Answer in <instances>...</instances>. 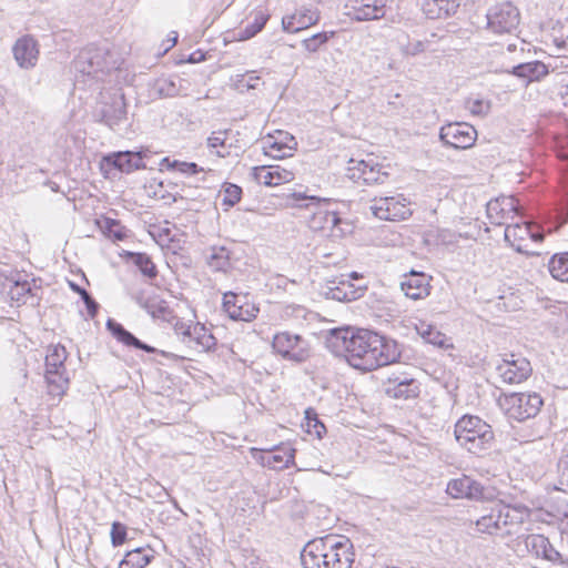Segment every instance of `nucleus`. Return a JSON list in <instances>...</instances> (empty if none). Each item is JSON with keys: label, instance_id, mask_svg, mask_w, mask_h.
<instances>
[{"label": "nucleus", "instance_id": "28", "mask_svg": "<svg viewBox=\"0 0 568 568\" xmlns=\"http://www.w3.org/2000/svg\"><path fill=\"white\" fill-rule=\"evenodd\" d=\"M106 160L115 169L125 173H130L144 166L140 153L131 151L113 153L109 155Z\"/></svg>", "mask_w": 568, "mask_h": 568}, {"label": "nucleus", "instance_id": "61", "mask_svg": "<svg viewBox=\"0 0 568 568\" xmlns=\"http://www.w3.org/2000/svg\"><path fill=\"white\" fill-rule=\"evenodd\" d=\"M528 239L539 243L544 240V233L539 230H535L534 225L531 224V234H529Z\"/></svg>", "mask_w": 568, "mask_h": 568}, {"label": "nucleus", "instance_id": "33", "mask_svg": "<svg viewBox=\"0 0 568 568\" xmlns=\"http://www.w3.org/2000/svg\"><path fill=\"white\" fill-rule=\"evenodd\" d=\"M179 88L174 80L161 77L149 83V97L151 99H163L176 95Z\"/></svg>", "mask_w": 568, "mask_h": 568}, {"label": "nucleus", "instance_id": "47", "mask_svg": "<svg viewBox=\"0 0 568 568\" xmlns=\"http://www.w3.org/2000/svg\"><path fill=\"white\" fill-rule=\"evenodd\" d=\"M31 292V285L28 281H21L20 278L11 281L10 288L8 291L11 300L20 302L23 297Z\"/></svg>", "mask_w": 568, "mask_h": 568}, {"label": "nucleus", "instance_id": "36", "mask_svg": "<svg viewBox=\"0 0 568 568\" xmlns=\"http://www.w3.org/2000/svg\"><path fill=\"white\" fill-rule=\"evenodd\" d=\"M45 381L48 383L49 393L53 396L63 395L69 385L65 368L45 369Z\"/></svg>", "mask_w": 568, "mask_h": 568}, {"label": "nucleus", "instance_id": "7", "mask_svg": "<svg viewBox=\"0 0 568 568\" xmlns=\"http://www.w3.org/2000/svg\"><path fill=\"white\" fill-rule=\"evenodd\" d=\"M296 146L297 142L295 138L291 133L282 130L268 133L253 144L255 153L261 152L273 159L291 156L293 151L296 150Z\"/></svg>", "mask_w": 568, "mask_h": 568}, {"label": "nucleus", "instance_id": "30", "mask_svg": "<svg viewBox=\"0 0 568 568\" xmlns=\"http://www.w3.org/2000/svg\"><path fill=\"white\" fill-rule=\"evenodd\" d=\"M396 42L400 54L405 58L416 57L425 52L428 48V41L412 38L406 32L397 34Z\"/></svg>", "mask_w": 568, "mask_h": 568}, {"label": "nucleus", "instance_id": "16", "mask_svg": "<svg viewBox=\"0 0 568 568\" xmlns=\"http://www.w3.org/2000/svg\"><path fill=\"white\" fill-rule=\"evenodd\" d=\"M446 491L453 498H468L474 500H486L493 496L488 488L468 476L450 479L447 484Z\"/></svg>", "mask_w": 568, "mask_h": 568}, {"label": "nucleus", "instance_id": "41", "mask_svg": "<svg viewBox=\"0 0 568 568\" xmlns=\"http://www.w3.org/2000/svg\"><path fill=\"white\" fill-rule=\"evenodd\" d=\"M336 36V31H323L302 40L301 44L310 53L317 52L322 45Z\"/></svg>", "mask_w": 568, "mask_h": 568}, {"label": "nucleus", "instance_id": "59", "mask_svg": "<svg viewBox=\"0 0 568 568\" xmlns=\"http://www.w3.org/2000/svg\"><path fill=\"white\" fill-rule=\"evenodd\" d=\"M192 324L184 323L182 321H176L174 324V332L178 336L182 337V341L185 339L186 335H190Z\"/></svg>", "mask_w": 568, "mask_h": 568}, {"label": "nucleus", "instance_id": "24", "mask_svg": "<svg viewBox=\"0 0 568 568\" xmlns=\"http://www.w3.org/2000/svg\"><path fill=\"white\" fill-rule=\"evenodd\" d=\"M529 234H531V223L529 222L507 224L505 229V241L517 252L528 254L523 243L528 240Z\"/></svg>", "mask_w": 568, "mask_h": 568}, {"label": "nucleus", "instance_id": "18", "mask_svg": "<svg viewBox=\"0 0 568 568\" xmlns=\"http://www.w3.org/2000/svg\"><path fill=\"white\" fill-rule=\"evenodd\" d=\"M497 506V518L500 520L501 534L510 535L514 532V528L524 524L530 516V511L526 506L523 505H505L496 504Z\"/></svg>", "mask_w": 568, "mask_h": 568}, {"label": "nucleus", "instance_id": "53", "mask_svg": "<svg viewBox=\"0 0 568 568\" xmlns=\"http://www.w3.org/2000/svg\"><path fill=\"white\" fill-rule=\"evenodd\" d=\"M126 539V527L119 523L114 521L111 527V541L113 546H120L124 544Z\"/></svg>", "mask_w": 568, "mask_h": 568}, {"label": "nucleus", "instance_id": "3", "mask_svg": "<svg viewBox=\"0 0 568 568\" xmlns=\"http://www.w3.org/2000/svg\"><path fill=\"white\" fill-rule=\"evenodd\" d=\"M287 197H292L298 206L315 207L308 219L311 230L326 232L327 235L334 237H341L352 232V225L347 221H344L335 211L324 207L328 204L327 199L306 195L304 192H293L287 194Z\"/></svg>", "mask_w": 568, "mask_h": 568}, {"label": "nucleus", "instance_id": "20", "mask_svg": "<svg viewBox=\"0 0 568 568\" xmlns=\"http://www.w3.org/2000/svg\"><path fill=\"white\" fill-rule=\"evenodd\" d=\"M320 19L321 13L316 8L301 7L282 18V27L284 31L295 33L316 24Z\"/></svg>", "mask_w": 568, "mask_h": 568}, {"label": "nucleus", "instance_id": "58", "mask_svg": "<svg viewBox=\"0 0 568 568\" xmlns=\"http://www.w3.org/2000/svg\"><path fill=\"white\" fill-rule=\"evenodd\" d=\"M81 298L85 304L88 313L91 317H94L99 310V304L93 300V297L89 294L88 291L81 292Z\"/></svg>", "mask_w": 568, "mask_h": 568}, {"label": "nucleus", "instance_id": "64", "mask_svg": "<svg viewBox=\"0 0 568 568\" xmlns=\"http://www.w3.org/2000/svg\"><path fill=\"white\" fill-rule=\"evenodd\" d=\"M558 217L560 220V225L565 224L568 222V209H561L560 212L558 213Z\"/></svg>", "mask_w": 568, "mask_h": 568}, {"label": "nucleus", "instance_id": "6", "mask_svg": "<svg viewBox=\"0 0 568 568\" xmlns=\"http://www.w3.org/2000/svg\"><path fill=\"white\" fill-rule=\"evenodd\" d=\"M544 404L538 393H511L505 396L506 412L510 419L524 422L534 418Z\"/></svg>", "mask_w": 568, "mask_h": 568}, {"label": "nucleus", "instance_id": "50", "mask_svg": "<svg viewBox=\"0 0 568 568\" xmlns=\"http://www.w3.org/2000/svg\"><path fill=\"white\" fill-rule=\"evenodd\" d=\"M241 194L242 189L240 186L229 183L224 189L223 203L233 206L240 201Z\"/></svg>", "mask_w": 568, "mask_h": 568}, {"label": "nucleus", "instance_id": "12", "mask_svg": "<svg viewBox=\"0 0 568 568\" xmlns=\"http://www.w3.org/2000/svg\"><path fill=\"white\" fill-rule=\"evenodd\" d=\"M388 173L383 165L369 160H354L348 162L347 178L355 183L364 185L384 184L388 180Z\"/></svg>", "mask_w": 568, "mask_h": 568}, {"label": "nucleus", "instance_id": "22", "mask_svg": "<svg viewBox=\"0 0 568 568\" xmlns=\"http://www.w3.org/2000/svg\"><path fill=\"white\" fill-rule=\"evenodd\" d=\"M12 50L17 63L21 68L29 69L36 65L39 49L37 41L32 37L24 36L18 39Z\"/></svg>", "mask_w": 568, "mask_h": 568}, {"label": "nucleus", "instance_id": "40", "mask_svg": "<svg viewBox=\"0 0 568 568\" xmlns=\"http://www.w3.org/2000/svg\"><path fill=\"white\" fill-rule=\"evenodd\" d=\"M161 168L169 171H178L185 175H195L203 171V168L199 166L194 162H183L179 160H171L170 158H164L161 161Z\"/></svg>", "mask_w": 568, "mask_h": 568}, {"label": "nucleus", "instance_id": "62", "mask_svg": "<svg viewBox=\"0 0 568 568\" xmlns=\"http://www.w3.org/2000/svg\"><path fill=\"white\" fill-rule=\"evenodd\" d=\"M560 148L561 150L559 151V156L562 159H568V136L561 141Z\"/></svg>", "mask_w": 568, "mask_h": 568}, {"label": "nucleus", "instance_id": "31", "mask_svg": "<svg viewBox=\"0 0 568 568\" xmlns=\"http://www.w3.org/2000/svg\"><path fill=\"white\" fill-rule=\"evenodd\" d=\"M232 132L231 131H217L213 132L207 138V146L213 153L220 158H225L232 154Z\"/></svg>", "mask_w": 568, "mask_h": 568}, {"label": "nucleus", "instance_id": "46", "mask_svg": "<svg viewBox=\"0 0 568 568\" xmlns=\"http://www.w3.org/2000/svg\"><path fill=\"white\" fill-rule=\"evenodd\" d=\"M251 178L258 185L273 186V165L253 168V171L251 172Z\"/></svg>", "mask_w": 568, "mask_h": 568}, {"label": "nucleus", "instance_id": "2", "mask_svg": "<svg viewBox=\"0 0 568 568\" xmlns=\"http://www.w3.org/2000/svg\"><path fill=\"white\" fill-rule=\"evenodd\" d=\"M304 568H352L355 561L352 541L341 535L310 540L301 551Z\"/></svg>", "mask_w": 568, "mask_h": 568}, {"label": "nucleus", "instance_id": "26", "mask_svg": "<svg viewBox=\"0 0 568 568\" xmlns=\"http://www.w3.org/2000/svg\"><path fill=\"white\" fill-rule=\"evenodd\" d=\"M246 295L229 292L223 297V308L229 317L234 321H248V308L246 305Z\"/></svg>", "mask_w": 568, "mask_h": 568}, {"label": "nucleus", "instance_id": "34", "mask_svg": "<svg viewBox=\"0 0 568 568\" xmlns=\"http://www.w3.org/2000/svg\"><path fill=\"white\" fill-rule=\"evenodd\" d=\"M125 257L149 280L158 276V268L152 258L143 252H126Z\"/></svg>", "mask_w": 568, "mask_h": 568}, {"label": "nucleus", "instance_id": "19", "mask_svg": "<svg viewBox=\"0 0 568 568\" xmlns=\"http://www.w3.org/2000/svg\"><path fill=\"white\" fill-rule=\"evenodd\" d=\"M430 280L432 277L424 272L412 270L408 274L403 276L400 282V290L405 296L417 301L427 297L430 294Z\"/></svg>", "mask_w": 568, "mask_h": 568}, {"label": "nucleus", "instance_id": "27", "mask_svg": "<svg viewBox=\"0 0 568 568\" xmlns=\"http://www.w3.org/2000/svg\"><path fill=\"white\" fill-rule=\"evenodd\" d=\"M106 327L119 342L125 344L126 346H132L138 349H142L146 353H155L156 352V349L154 347L140 341L131 332L125 329L122 324L116 323L113 320H109L106 322Z\"/></svg>", "mask_w": 568, "mask_h": 568}, {"label": "nucleus", "instance_id": "54", "mask_svg": "<svg viewBox=\"0 0 568 568\" xmlns=\"http://www.w3.org/2000/svg\"><path fill=\"white\" fill-rule=\"evenodd\" d=\"M293 460H294V454H293V450L290 449L285 454V458L277 454H268L267 464L273 465V467L287 468L290 466V464L293 463Z\"/></svg>", "mask_w": 568, "mask_h": 568}, {"label": "nucleus", "instance_id": "38", "mask_svg": "<svg viewBox=\"0 0 568 568\" xmlns=\"http://www.w3.org/2000/svg\"><path fill=\"white\" fill-rule=\"evenodd\" d=\"M500 519L497 518V506L491 507L490 511L476 520L477 530L483 534H501Z\"/></svg>", "mask_w": 568, "mask_h": 568}, {"label": "nucleus", "instance_id": "13", "mask_svg": "<svg viewBox=\"0 0 568 568\" xmlns=\"http://www.w3.org/2000/svg\"><path fill=\"white\" fill-rule=\"evenodd\" d=\"M386 13L387 0H347L344 4V14L356 22L381 20Z\"/></svg>", "mask_w": 568, "mask_h": 568}, {"label": "nucleus", "instance_id": "29", "mask_svg": "<svg viewBox=\"0 0 568 568\" xmlns=\"http://www.w3.org/2000/svg\"><path fill=\"white\" fill-rule=\"evenodd\" d=\"M206 265L214 272L226 271L230 266V252L225 246L212 245L203 250Z\"/></svg>", "mask_w": 568, "mask_h": 568}, {"label": "nucleus", "instance_id": "1", "mask_svg": "<svg viewBox=\"0 0 568 568\" xmlns=\"http://www.w3.org/2000/svg\"><path fill=\"white\" fill-rule=\"evenodd\" d=\"M325 344L333 354L344 356L352 367L363 372L397 363L402 356V346L395 339L367 329L334 328Z\"/></svg>", "mask_w": 568, "mask_h": 568}, {"label": "nucleus", "instance_id": "8", "mask_svg": "<svg viewBox=\"0 0 568 568\" xmlns=\"http://www.w3.org/2000/svg\"><path fill=\"white\" fill-rule=\"evenodd\" d=\"M126 103L124 95L115 93L109 101H101L95 108L97 120L113 131H120L128 121Z\"/></svg>", "mask_w": 568, "mask_h": 568}, {"label": "nucleus", "instance_id": "15", "mask_svg": "<svg viewBox=\"0 0 568 568\" xmlns=\"http://www.w3.org/2000/svg\"><path fill=\"white\" fill-rule=\"evenodd\" d=\"M442 142L454 149L471 148L477 139L476 129L466 122H453L440 128Z\"/></svg>", "mask_w": 568, "mask_h": 568}, {"label": "nucleus", "instance_id": "23", "mask_svg": "<svg viewBox=\"0 0 568 568\" xmlns=\"http://www.w3.org/2000/svg\"><path fill=\"white\" fill-rule=\"evenodd\" d=\"M132 300L154 318L165 317L170 313L168 303L156 294L139 291L132 294Z\"/></svg>", "mask_w": 568, "mask_h": 568}, {"label": "nucleus", "instance_id": "5", "mask_svg": "<svg viewBox=\"0 0 568 568\" xmlns=\"http://www.w3.org/2000/svg\"><path fill=\"white\" fill-rule=\"evenodd\" d=\"M116 68L118 61L104 47H87L74 60V70L78 73L95 80H101L104 73Z\"/></svg>", "mask_w": 568, "mask_h": 568}, {"label": "nucleus", "instance_id": "21", "mask_svg": "<svg viewBox=\"0 0 568 568\" xmlns=\"http://www.w3.org/2000/svg\"><path fill=\"white\" fill-rule=\"evenodd\" d=\"M419 384L414 378H388L385 384V394L394 399L408 400L419 395Z\"/></svg>", "mask_w": 568, "mask_h": 568}, {"label": "nucleus", "instance_id": "17", "mask_svg": "<svg viewBox=\"0 0 568 568\" xmlns=\"http://www.w3.org/2000/svg\"><path fill=\"white\" fill-rule=\"evenodd\" d=\"M322 294L329 300L352 302L363 296L364 288L355 286L347 276L342 275L338 278L327 281L322 287Z\"/></svg>", "mask_w": 568, "mask_h": 568}, {"label": "nucleus", "instance_id": "9", "mask_svg": "<svg viewBox=\"0 0 568 568\" xmlns=\"http://www.w3.org/2000/svg\"><path fill=\"white\" fill-rule=\"evenodd\" d=\"M272 347L284 359L295 363H302L310 356L307 341L301 335L290 332H282L274 335Z\"/></svg>", "mask_w": 568, "mask_h": 568}, {"label": "nucleus", "instance_id": "35", "mask_svg": "<svg viewBox=\"0 0 568 568\" xmlns=\"http://www.w3.org/2000/svg\"><path fill=\"white\" fill-rule=\"evenodd\" d=\"M152 549L135 548L125 554L119 568H144L153 558Z\"/></svg>", "mask_w": 568, "mask_h": 568}, {"label": "nucleus", "instance_id": "37", "mask_svg": "<svg viewBox=\"0 0 568 568\" xmlns=\"http://www.w3.org/2000/svg\"><path fill=\"white\" fill-rule=\"evenodd\" d=\"M548 270L555 280L568 282V252L552 255L548 262Z\"/></svg>", "mask_w": 568, "mask_h": 568}, {"label": "nucleus", "instance_id": "32", "mask_svg": "<svg viewBox=\"0 0 568 568\" xmlns=\"http://www.w3.org/2000/svg\"><path fill=\"white\" fill-rule=\"evenodd\" d=\"M548 73L546 64L540 61L520 63L513 68L511 74L527 80V82L537 81Z\"/></svg>", "mask_w": 568, "mask_h": 568}, {"label": "nucleus", "instance_id": "44", "mask_svg": "<svg viewBox=\"0 0 568 568\" xmlns=\"http://www.w3.org/2000/svg\"><path fill=\"white\" fill-rule=\"evenodd\" d=\"M487 217L491 224L503 225L506 224L507 220L510 219L503 207L498 203V201L490 200L486 206Z\"/></svg>", "mask_w": 568, "mask_h": 568}, {"label": "nucleus", "instance_id": "55", "mask_svg": "<svg viewBox=\"0 0 568 568\" xmlns=\"http://www.w3.org/2000/svg\"><path fill=\"white\" fill-rule=\"evenodd\" d=\"M105 231L110 237L122 241L125 237V232L120 225V222L112 219H105Z\"/></svg>", "mask_w": 568, "mask_h": 568}, {"label": "nucleus", "instance_id": "45", "mask_svg": "<svg viewBox=\"0 0 568 568\" xmlns=\"http://www.w3.org/2000/svg\"><path fill=\"white\" fill-rule=\"evenodd\" d=\"M548 538L539 534L529 535L525 539L527 549L536 557H540L541 552L546 550Z\"/></svg>", "mask_w": 568, "mask_h": 568}, {"label": "nucleus", "instance_id": "11", "mask_svg": "<svg viewBox=\"0 0 568 568\" xmlns=\"http://www.w3.org/2000/svg\"><path fill=\"white\" fill-rule=\"evenodd\" d=\"M487 28L496 34L511 33L520 21L519 10L510 2L491 7L487 14Z\"/></svg>", "mask_w": 568, "mask_h": 568}, {"label": "nucleus", "instance_id": "63", "mask_svg": "<svg viewBox=\"0 0 568 568\" xmlns=\"http://www.w3.org/2000/svg\"><path fill=\"white\" fill-rule=\"evenodd\" d=\"M204 60V54L201 51H195L189 55L187 61L191 63H196Z\"/></svg>", "mask_w": 568, "mask_h": 568}, {"label": "nucleus", "instance_id": "14", "mask_svg": "<svg viewBox=\"0 0 568 568\" xmlns=\"http://www.w3.org/2000/svg\"><path fill=\"white\" fill-rule=\"evenodd\" d=\"M371 210L379 220L399 221L412 215L409 203L403 195L374 199Z\"/></svg>", "mask_w": 568, "mask_h": 568}, {"label": "nucleus", "instance_id": "60", "mask_svg": "<svg viewBox=\"0 0 568 568\" xmlns=\"http://www.w3.org/2000/svg\"><path fill=\"white\" fill-rule=\"evenodd\" d=\"M281 181L282 183L291 182L294 179V173L280 168Z\"/></svg>", "mask_w": 568, "mask_h": 568}, {"label": "nucleus", "instance_id": "39", "mask_svg": "<svg viewBox=\"0 0 568 568\" xmlns=\"http://www.w3.org/2000/svg\"><path fill=\"white\" fill-rule=\"evenodd\" d=\"M424 325H422V327L418 328V332L426 343H429L443 349L453 347L450 339L447 338L445 334L432 327L430 325H426L425 329H422Z\"/></svg>", "mask_w": 568, "mask_h": 568}, {"label": "nucleus", "instance_id": "42", "mask_svg": "<svg viewBox=\"0 0 568 568\" xmlns=\"http://www.w3.org/2000/svg\"><path fill=\"white\" fill-rule=\"evenodd\" d=\"M67 359V351L62 345L52 346L45 356L47 369H64Z\"/></svg>", "mask_w": 568, "mask_h": 568}, {"label": "nucleus", "instance_id": "10", "mask_svg": "<svg viewBox=\"0 0 568 568\" xmlns=\"http://www.w3.org/2000/svg\"><path fill=\"white\" fill-rule=\"evenodd\" d=\"M495 369L500 382L507 385L524 383L532 374L530 362L515 354L505 355Z\"/></svg>", "mask_w": 568, "mask_h": 568}, {"label": "nucleus", "instance_id": "4", "mask_svg": "<svg viewBox=\"0 0 568 568\" xmlns=\"http://www.w3.org/2000/svg\"><path fill=\"white\" fill-rule=\"evenodd\" d=\"M454 435L460 447L477 456H484L495 442L491 426L473 415H465L457 420Z\"/></svg>", "mask_w": 568, "mask_h": 568}, {"label": "nucleus", "instance_id": "25", "mask_svg": "<svg viewBox=\"0 0 568 568\" xmlns=\"http://www.w3.org/2000/svg\"><path fill=\"white\" fill-rule=\"evenodd\" d=\"M460 0H423L422 8L429 19L447 18L456 13Z\"/></svg>", "mask_w": 568, "mask_h": 568}, {"label": "nucleus", "instance_id": "43", "mask_svg": "<svg viewBox=\"0 0 568 568\" xmlns=\"http://www.w3.org/2000/svg\"><path fill=\"white\" fill-rule=\"evenodd\" d=\"M193 335L195 336V348L207 351L215 345V338L210 334L206 327L200 323L193 325Z\"/></svg>", "mask_w": 568, "mask_h": 568}, {"label": "nucleus", "instance_id": "49", "mask_svg": "<svg viewBox=\"0 0 568 568\" xmlns=\"http://www.w3.org/2000/svg\"><path fill=\"white\" fill-rule=\"evenodd\" d=\"M305 414L307 432L316 435L318 438H322L323 434L326 432L324 424L312 409H307Z\"/></svg>", "mask_w": 568, "mask_h": 568}, {"label": "nucleus", "instance_id": "51", "mask_svg": "<svg viewBox=\"0 0 568 568\" xmlns=\"http://www.w3.org/2000/svg\"><path fill=\"white\" fill-rule=\"evenodd\" d=\"M496 201H498L503 207V211H505L510 219H514L515 215L520 214L517 200L514 196H501L497 197Z\"/></svg>", "mask_w": 568, "mask_h": 568}, {"label": "nucleus", "instance_id": "52", "mask_svg": "<svg viewBox=\"0 0 568 568\" xmlns=\"http://www.w3.org/2000/svg\"><path fill=\"white\" fill-rule=\"evenodd\" d=\"M540 557L545 560H548L552 564H557V565H568V559H565L562 557V555L554 548V546L550 544V541L548 540V544H547V547H546V550L544 552H541Z\"/></svg>", "mask_w": 568, "mask_h": 568}, {"label": "nucleus", "instance_id": "57", "mask_svg": "<svg viewBox=\"0 0 568 568\" xmlns=\"http://www.w3.org/2000/svg\"><path fill=\"white\" fill-rule=\"evenodd\" d=\"M270 18L268 13L264 11H256L254 22L251 23V38L258 33L265 26Z\"/></svg>", "mask_w": 568, "mask_h": 568}, {"label": "nucleus", "instance_id": "56", "mask_svg": "<svg viewBox=\"0 0 568 568\" xmlns=\"http://www.w3.org/2000/svg\"><path fill=\"white\" fill-rule=\"evenodd\" d=\"M559 468V487L561 491H568V455L562 457L558 464Z\"/></svg>", "mask_w": 568, "mask_h": 568}, {"label": "nucleus", "instance_id": "48", "mask_svg": "<svg viewBox=\"0 0 568 568\" xmlns=\"http://www.w3.org/2000/svg\"><path fill=\"white\" fill-rule=\"evenodd\" d=\"M465 108L477 116H485L490 111V102L483 99H468L465 102Z\"/></svg>", "mask_w": 568, "mask_h": 568}]
</instances>
